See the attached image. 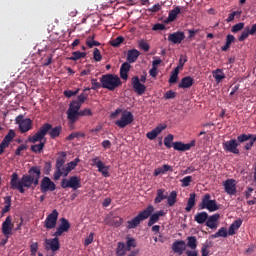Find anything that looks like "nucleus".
Here are the masks:
<instances>
[{
	"label": "nucleus",
	"mask_w": 256,
	"mask_h": 256,
	"mask_svg": "<svg viewBox=\"0 0 256 256\" xmlns=\"http://www.w3.org/2000/svg\"><path fill=\"white\" fill-rule=\"evenodd\" d=\"M39 179H41V170L36 167H32L29 170V174H24L21 179H19V174L14 172L10 179V189L19 191V193H25L26 189H35L39 185Z\"/></svg>",
	"instance_id": "f257e3e1"
},
{
	"label": "nucleus",
	"mask_w": 256,
	"mask_h": 256,
	"mask_svg": "<svg viewBox=\"0 0 256 256\" xmlns=\"http://www.w3.org/2000/svg\"><path fill=\"white\" fill-rule=\"evenodd\" d=\"M153 211H155V207H153V205H148L144 210L139 212L136 217L127 221V229H137V227L141 225V222L146 221V219H149L148 227H153L155 223L159 222L160 217H165L164 210L157 211L154 214Z\"/></svg>",
	"instance_id": "f03ea898"
},
{
	"label": "nucleus",
	"mask_w": 256,
	"mask_h": 256,
	"mask_svg": "<svg viewBox=\"0 0 256 256\" xmlns=\"http://www.w3.org/2000/svg\"><path fill=\"white\" fill-rule=\"evenodd\" d=\"M244 145L245 151H251L253 145L256 143V134H240L236 139H230L222 143V147L226 153H233L239 155V145Z\"/></svg>",
	"instance_id": "7ed1b4c3"
},
{
	"label": "nucleus",
	"mask_w": 256,
	"mask_h": 256,
	"mask_svg": "<svg viewBox=\"0 0 256 256\" xmlns=\"http://www.w3.org/2000/svg\"><path fill=\"white\" fill-rule=\"evenodd\" d=\"M61 131H63V127L56 126L53 128V125L49 123H44L33 136L28 137V141L30 143H37L39 141H43L45 139V135L49 133L51 139H57L61 135Z\"/></svg>",
	"instance_id": "20e7f679"
},
{
	"label": "nucleus",
	"mask_w": 256,
	"mask_h": 256,
	"mask_svg": "<svg viewBox=\"0 0 256 256\" xmlns=\"http://www.w3.org/2000/svg\"><path fill=\"white\" fill-rule=\"evenodd\" d=\"M75 167H77V161H71L67 164H65V161H57L56 169L53 174L54 181H59L61 177H67Z\"/></svg>",
	"instance_id": "39448f33"
},
{
	"label": "nucleus",
	"mask_w": 256,
	"mask_h": 256,
	"mask_svg": "<svg viewBox=\"0 0 256 256\" xmlns=\"http://www.w3.org/2000/svg\"><path fill=\"white\" fill-rule=\"evenodd\" d=\"M100 83H102V89L115 91L121 85V78L115 74H104L100 77Z\"/></svg>",
	"instance_id": "423d86ee"
},
{
	"label": "nucleus",
	"mask_w": 256,
	"mask_h": 256,
	"mask_svg": "<svg viewBox=\"0 0 256 256\" xmlns=\"http://www.w3.org/2000/svg\"><path fill=\"white\" fill-rule=\"evenodd\" d=\"M79 109H81V104L78 101H72L70 103L69 108L66 112L70 127H73V125H75V123L79 121V118L81 117Z\"/></svg>",
	"instance_id": "0eeeda50"
},
{
	"label": "nucleus",
	"mask_w": 256,
	"mask_h": 256,
	"mask_svg": "<svg viewBox=\"0 0 256 256\" xmlns=\"http://www.w3.org/2000/svg\"><path fill=\"white\" fill-rule=\"evenodd\" d=\"M199 210L207 209L210 213L219 211V205L216 200L211 199V194H205L201 203L198 205Z\"/></svg>",
	"instance_id": "6e6552de"
},
{
	"label": "nucleus",
	"mask_w": 256,
	"mask_h": 256,
	"mask_svg": "<svg viewBox=\"0 0 256 256\" xmlns=\"http://www.w3.org/2000/svg\"><path fill=\"white\" fill-rule=\"evenodd\" d=\"M146 81H147V74L141 75L140 79H139V76L132 77L131 84L135 93H137V95H143V93L147 91V86H145V84H142V83H145Z\"/></svg>",
	"instance_id": "1a4fd4ad"
},
{
	"label": "nucleus",
	"mask_w": 256,
	"mask_h": 256,
	"mask_svg": "<svg viewBox=\"0 0 256 256\" xmlns=\"http://www.w3.org/2000/svg\"><path fill=\"white\" fill-rule=\"evenodd\" d=\"M16 125L19 126V130L21 133H27L33 129V120L30 118H25L22 114L18 115L15 118Z\"/></svg>",
	"instance_id": "9d476101"
},
{
	"label": "nucleus",
	"mask_w": 256,
	"mask_h": 256,
	"mask_svg": "<svg viewBox=\"0 0 256 256\" xmlns=\"http://www.w3.org/2000/svg\"><path fill=\"white\" fill-rule=\"evenodd\" d=\"M62 189H73V191H77V189H81V178L77 176H71L69 179L64 178L60 183Z\"/></svg>",
	"instance_id": "9b49d317"
},
{
	"label": "nucleus",
	"mask_w": 256,
	"mask_h": 256,
	"mask_svg": "<svg viewBox=\"0 0 256 256\" xmlns=\"http://www.w3.org/2000/svg\"><path fill=\"white\" fill-rule=\"evenodd\" d=\"M134 120L135 117L133 116V113L131 111L124 110L120 119L115 122V125L120 129H125V127H127V125H131Z\"/></svg>",
	"instance_id": "f8f14e48"
},
{
	"label": "nucleus",
	"mask_w": 256,
	"mask_h": 256,
	"mask_svg": "<svg viewBox=\"0 0 256 256\" xmlns=\"http://www.w3.org/2000/svg\"><path fill=\"white\" fill-rule=\"evenodd\" d=\"M57 219H59V212L54 209L45 219L44 227L45 229H55L57 227Z\"/></svg>",
	"instance_id": "ddd939ff"
},
{
	"label": "nucleus",
	"mask_w": 256,
	"mask_h": 256,
	"mask_svg": "<svg viewBox=\"0 0 256 256\" xmlns=\"http://www.w3.org/2000/svg\"><path fill=\"white\" fill-rule=\"evenodd\" d=\"M56 189H57V186L55 185V182L51 181V178L44 177L41 180V184H40L41 193H47V191H55Z\"/></svg>",
	"instance_id": "4468645a"
},
{
	"label": "nucleus",
	"mask_w": 256,
	"mask_h": 256,
	"mask_svg": "<svg viewBox=\"0 0 256 256\" xmlns=\"http://www.w3.org/2000/svg\"><path fill=\"white\" fill-rule=\"evenodd\" d=\"M13 218L7 216L5 221L2 223V233L9 239V235H13Z\"/></svg>",
	"instance_id": "2eb2a0df"
},
{
	"label": "nucleus",
	"mask_w": 256,
	"mask_h": 256,
	"mask_svg": "<svg viewBox=\"0 0 256 256\" xmlns=\"http://www.w3.org/2000/svg\"><path fill=\"white\" fill-rule=\"evenodd\" d=\"M12 139H15V130H9L0 143V155L5 151V149H7V147H9V143H11Z\"/></svg>",
	"instance_id": "dca6fc26"
},
{
	"label": "nucleus",
	"mask_w": 256,
	"mask_h": 256,
	"mask_svg": "<svg viewBox=\"0 0 256 256\" xmlns=\"http://www.w3.org/2000/svg\"><path fill=\"white\" fill-rule=\"evenodd\" d=\"M185 39V32H174V33H170L168 35V41H170V43H173L174 45H179L183 42V40Z\"/></svg>",
	"instance_id": "f3484780"
},
{
	"label": "nucleus",
	"mask_w": 256,
	"mask_h": 256,
	"mask_svg": "<svg viewBox=\"0 0 256 256\" xmlns=\"http://www.w3.org/2000/svg\"><path fill=\"white\" fill-rule=\"evenodd\" d=\"M186 249L187 244L184 240H176L174 243H172V251L177 253V255H182L185 253Z\"/></svg>",
	"instance_id": "a211bd4d"
},
{
	"label": "nucleus",
	"mask_w": 256,
	"mask_h": 256,
	"mask_svg": "<svg viewBox=\"0 0 256 256\" xmlns=\"http://www.w3.org/2000/svg\"><path fill=\"white\" fill-rule=\"evenodd\" d=\"M196 142L195 140H191L190 143H183V142H174L173 143V149L175 151H189L191 147H195Z\"/></svg>",
	"instance_id": "6ab92c4d"
},
{
	"label": "nucleus",
	"mask_w": 256,
	"mask_h": 256,
	"mask_svg": "<svg viewBox=\"0 0 256 256\" xmlns=\"http://www.w3.org/2000/svg\"><path fill=\"white\" fill-rule=\"evenodd\" d=\"M46 249L50 251H59L61 249V244H59V238H51L45 240Z\"/></svg>",
	"instance_id": "aec40b11"
},
{
	"label": "nucleus",
	"mask_w": 256,
	"mask_h": 256,
	"mask_svg": "<svg viewBox=\"0 0 256 256\" xmlns=\"http://www.w3.org/2000/svg\"><path fill=\"white\" fill-rule=\"evenodd\" d=\"M224 188L228 195H235V193H237V187L235 184V180L233 179H227L224 182Z\"/></svg>",
	"instance_id": "412c9836"
},
{
	"label": "nucleus",
	"mask_w": 256,
	"mask_h": 256,
	"mask_svg": "<svg viewBox=\"0 0 256 256\" xmlns=\"http://www.w3.org/2000/svg\"><path fill=\"white\" fill-rule=\"evenodd\" d=\"M165 129H167V126L160 124L152 131L147 132L146 137L147 139H150V141H153V139H157V135H159L162 131H165Z\"/></svg>",
	"instance_id": "4be33fe9"
},
{
	"label": "nucleus",
	"mask_w": 256,
	"mask_h": 256,
	"mask_svg": "<svg viewBox=\"0 0 256 256\" xmlns=\"http://www.w3.org/2000/svg\"><path fill=\"white\" fill-rule=\"evenodd\" d=\"M219 219H221L220 214H213L212 216H208V219L206 220V227H209V229H217V222Z\"/></svg>",
	"instance_id": "5701e85b"
},
{
	"label": "nucleus",
	"mask_w": 256,
	"mask_h": 256,
	"mask_svg": "<svg viewBox=\"0 0 256 256\" xmlns=\"http://www.w3.org/2000/svg\"><path fill=\"white\" fill-rule=\"evenodd\" d=\"M193 83H195V79L191 76L183 77L178 84L179 89H190V87H193Z\"/></svg>",
	"instance_id": "b1692460"
},
{
	"label": "nucleus",
	"mask_w": 256,
	"mask_h": 256,
	"mask_svg": "<svg viewBox=\"0 0 256 256\" xmlns=\"http://www.w3.org/2000/svg\"><path fill=\"white\" fill-rule=\"evenodd\" d=\"M93 165L97 167L101 175H103L104 177H111V174L109 173V166L105 165L103 161H97Z\"/></svg>",
	"instance_id": "393cba45"
},
{
	"label": "nucleus",
	"mask_w": 256,
	"mask_h": 256,
	"mask_svg": "<svg viewBox=\"0 0 256 256\" xmlns=\"http://www.w3.org/2000/svg\"><path fill=\"white\" fill-rule=\"evenodd\" d=\"M129 71H131V63L124 62L120 67V77L124 81L129 79Z\"/></svg>",
	"instance_id": "a878e982"
},
{
	"label": "nucleus",
	"mask_w": 256,
	"mask_h": 256,
	"mask_svg": "<svg viewBox=\"0 0 256 256\" xmlns=\"http://www.w3.org/2000/svg\"><path fill=\"white\" fill-rule=\"evenodd\" d=\"M139 55H141V52L137 49L128 50L126 61L128 63H135L139 59Z\"/></svg>",
	"instance_id": "bb28decb"
},
{
	"label": "nucleus",
	"mask_w": 256,
	"mask_h": 256,
	"mask_svg": "<svg viewBox=\"0 0 256 256\" xmlns=\"http://www.w3.org/2000/svg\"><path fill=\"white\" fill-rule=\"evenodd\" d=\"M207 219H209V214L207 212H198L194 216V221L198 223L199 225H203V223H207Z\"/></svg>",
	"instance_id": "cd10ccee"
},
{
	"label": "nucleus",
	"mask_w": 256,
	"mask_h": 256,
	"mask_svg": "<svg viewBox=\"0 0 256 256\" xmlns=\"http://www.w3.org/2000/svg\"><path fill=\"white\" fill-rule=\"evenodd\" d=\"M241 225H243V220L239 219L234 221L228 229V235H235V231H237Z\"/></svg>",
	"instance_id": "c85d7f7f"
},
{
	"label": "nucleus",
	"mask_w": 256,
	"mask_h": 256,
	"mask_svg": "<svg viewBox=\"0 0 256 256\" xmlns=\"http://www.w3.org/2000/svg\"><path fill=\"white\" fill-rule=\"evenodd\" d=\"M197 197V194L191 193L189 195V199L187 201V206L185 207V211L189 213L191 209L195 207V198Z\"/></svg>",
	"instance_id": "c756f323"
},
{
	"label": "nucleus",
	"mask_w": 256,
	"mask_h": 256,
	"mask_svg": "<svg viewBox=\"0 0 256 256\" xmlns=\"http://www.w3.org/2000/svg\"><path fill=\"white\" fill-rule=\"evenodd\" d=\"M179 13H181V8L179 6H176L174 9H172L169 12L167 21L168 23H172V21H175V19H177V15H179Z\"/></svg>",
	"instance_id": "7c9ffc66"
},
{
	"label": "nucleus",
	"mask_w": 256,
	"mask_h": 256,
	"mask_svg": "<svg viewBox=\"0 0 256 256\" xmlns=\"http://www.w3.org/2000/svg\"><path fill=\"white\" fill-rule=\"evenodd\" d=\"M87 57L86 52L74 51L72 52V56L68 57L69 61H79V59H85Z\"/></svg>",
	"instance_id": "2f4dec72"
},
{
	"label": "nucleus",
	"mask_w": 256,
	"mask_h": 256,
	"mask_svg": "<svg viewBox=\"0 0 256 256\" xmlns=\"http://www.w3.org/2000/svg\"><path fill=\"white\" fill-rule=\"evenodd\" d=\"M167 171H172L171 166L164 164L162 167L156 168L154 170V177H159V175H165Z\"/></svg>",
	"instance_id": "473e14b6"
},
{
	"label": "nucleus",
	"mask_w": 256,
	"mask_h": 256,
	"mask_svg": "<svg viewBox=\"0 0 256 256\" xmlns=\"http://www.w3.org/2000/svg\"><path fill=\"white\" fill-rule=\"evenodd\" d=\"M231 43H235V36L228 34L226 36V43L221 47V51H228L229 47H231Z\"/></svg>",
	"instance_id": "72a5a7b5"
},
{
	"label": "nucleus",
	"mask_w": 256,
	"mask_h": 256,
	"mask_svg": "<svg viewBox=\"0 0 256 256\" xmlns=\"http://www.w3.org/2000/svg\"><path fill=\"white\" fill-rule=\"evenodd\" d=\"M127 251H129L127 250V245H125V243L123 242H118L116 255L125 256V253H127Z\"/></svg>",
	"instance_id": "f704fd0d"
},
{
	"label": "nucleus",
	"mask_w": 256,
	"mask_h": 256,
	"mask_svg": "<svg viewBox=\"0 0 256 256\" xmlns=\"http://www.w3.org/2000/svg\"><path fill=\"white\" fill-rule=\"evenodd\" d=\"M165 199H167V195H165V189H158L156 198L154 199V203L159 204Z\"/></svg>",
	"instance_id": "c9c22d12"
},
{
	"label": "nucleus",
	"mask_w": 256,
	"mask_h": 256,
	"mask_svg": "<svg viewBox=\"0 0 256 256\" xmlns=\"http://www.w3.org/2000/svg\"><path fill=\"white\" fill-rule=\"evenodd\" d=\"M229 235V232H227V228L222 227L220 228L215 234L211 235V239H217L219 237H227Z\"/></svg>",
	"instance_id": "e433bc0d"
},
{
	"label": "nucleus",
	"mask_w": 256,
	"mask_h": 256,
	"mask_svg": "<svg viewBox=\"0 0 256 256\" xmlns=\"http://www.w3.org/2000/svg\"><path fill=\"white\" fill-rule=\"evenodd\" d=\"M186 247H189L192 250L197 249V237H195V236H188L187 237Z\"/></svg>",
	"instance_id": "4c0bfd02"
},
{
	"label": "nucleus",
	"mask_w": 256,
	"mask_h": 256,
	"mask_svg": "<svg viewBox=\"0 0 256 256\" xmlns=\"http://www.w3.org/2000/svg\"><path fill=\"white\" fill-rule=\"evenodd\" d=\"M167 203L169 205V207H173V205H175V203H177V192L176 191H172L170 193L169 196H167Z\"/></svg>",
	"instance_id": "58836bf2"
},
{
	"label": "nucleus",
	"mask_w": 256,
	"mask_h": 256,
	"mask_svg": "<svg viewBox=\"0 0 256 256\" xmlns=\"http://www.w3.org/2000/svg\"><path fill=\"white\" fill-rule=\"evenodd\" d=\"M39 142V144L31 146V151H33V153H41V151H43V149L45 148V140H41Z\"/></svg>",
	"instance_id": "ea45409f"
},
{
	"label": "nucleus",
	"mask_w": 256,
	"mask_h": 256,
	"mask_svg": "<svg viewBox=\"0 0 256 256\" xmlns=\"http://www.w3.org/2000/svg\"><path fill=\"white\" fill-rule=\"evenodd\" d=\"M5 206L2 209V213H9L11 211V196L4 197Z\"/></svg>",
	"instance_id": "a19ab883"
},
{
	"label": "nucleus",
	"mask_w": 256,
	"mask_h": 256,
	"mask_svg": "<svg viewBox=\"0 0 256 256\" xmlns=\"http://www.w3.org/2000/svg\"><path fill=\"white\" fill-rule=\"evenodd\" d=\"M213 77H214L216 83H219L220 81H223V79H225V74L223 73V71L221 69H217L213 73Z\"/></svg>",
	"instance_id": "79ce46f5"
},
{
	"label": "nucleus",
	"mask_w": 256,
	"mask_h": 256,
	"mask_svg": "<svg viewBox=\"0 0 256 256\" xmlns=\"http://www.w3.org/2000/svg\"><path fill=\"white\" fill-rule=\"evenodd\" d=\"M59 227H61L64 231L67 232L69 231V229H71V224L69 223V220H67L66 218H61Z\"/></svg>",
	"instance_id": "37998d69"
},
{
	"label": "nucleus",
	"mask_w": 256,
	"mask_h": 256,
	"mask_svg": "<svg viewBox=\"0 0 256 256\" xmlns=\"http://www.w3.org/2000/svg\"><path fill=\"white\" fill-rule=\"evenodd\" d=\"M137 247V241L134 238L127 237L126 248L127 251H131V248Z\"/></svg>",
	"instance_id": "c03bdc74"
},
{
	"label": "nucleus",
	"mask_w": 256,
	"mask_h": 256,
	"mask_svg": "<svg viewBox=\"0 0 256 256\" xmlns=\"http://www.w3.org/2000/svg\"><path fill=\"white\" fill-rule=\"evenodd\" d=\"M93 59L96 61V63H99L103 59V55H101V50L98 48H94L93 50Z\"/></svg>",
	"instance_id": "a18cd8bd"
},
{
	"label": "nucleus",
	"mask_w": 256,
	"mask_h": 256,
	"mask_svg": "<svg viewBox=\"0 0 256 256\" xmlns=\"http://www.w3.org/2000/svg\"><path fill=\"white\" fill-rule=\"evenodd\" d=\"M79 137H85V135L81 132H72L67 136V141H73V139H79Z\"/></svg>",
	"instance_id": "49530a36"
},
{
	"label": "nucleus",
	"mask_w": 256,
	"mask_h": 256,
	"mask_svg": "<svg viewBox=\"0 0 256 256\" xmlns=\"http://www.w3.org/2000/svg\"><path fill=\"white\" fill-rule=\"evenodd\" d=\"M123 41H125V38H123V36H118L116 39H114L110 42V45L112 47H119V45H121V43H123Z\"/></svg>",
	"instance_id": "de8ad7c7"
},
{
	"label": "nucleus",
	"mask_w": 256,
	"mask_h": 256,
	"mask_svg": "<svg viewBox=\"0 0 256 256\" xmlns=\"http://www.w3.org/2000/svg\"><path fill=\"white\" fill-rule=\"evenodd\" d=\"M138 47L140 49H142V51H145V52H147V51H149V49H151V46H149V43H147L145 40H140L138 42Z\"/></svg>",
	"instance_id": "09e8293b"
},
{
	"label": "nucleus",
	"mask_w": 256,
	"mask_h": 256,
	"mask_svg": "<svg viewBox=\"0 0 256 256\" xmlns=\"http://www.w3.org/2000/svg\"><path fill=\"white\" fill-rule=\"evenodd\" d=\"M91 85H92L91 89L93 91H97V89H101V87H103V83L97 82L96 78L91 79Z\"/></svg>",
	"instance_id": "8fccbe9b"
},
{
	"label": "nucleus",
	"mask_w": 256,
	"mask_h": 256,
	"mask_svg": "<svg viewBox=\"0 0 256 256\" xmlns=\"http://www.w3.org/2000/svg\"><path fill=\"white\" fill-rule=\"evenodd\" d=\"M174 136L169 134L167 137L164 138V145L167 149H171V143H173Z\"/></svg>",
	"instance_id": "3c124183"
},
{
	"label": "nucleus",
	"mask_w": 256,
	"mask_h": 256,
	"mask_svg": "<svg viewBox=\"0 0 256 256\" xmlns=\"http://www.w3.org/2000/svg\"><path fill=\"white\" fill-rule=\"evenodd\" d=\"M182 183V187H189L191 185V182L193 181L192 176H186L183 179L180 180Z\"/></svg>",
	"instance_id": "603ef678"
},
{
	"label": "nucleus",
	"mask_w": 256,
	"mask_h": 256,
	"mask_svg": "<svg viewBox=\"0 0 256 256\" xmlns=\"http://www.w3.org/2000/svg\"><path fill=\"white\" fill-rule=\"evenodd\" d=\"M37 251H39V243L37 242H33L30 245V253L32 256H36L37 255Z\"/></svg>",
	"instance_id": "864d4df0"
},
{
	"label": "nucleus",
	"mask_w": 256,
	"mask_h": 256,
	"mask_svg": "<svg viewBox=\"0 0 256 256\" xmlns=\"http://www.w3.org/2000/svg\"><path fill=\"white\" fill-rule=\"evenodd\" d=\"M249 35H251V34L249 32V27H247L242 31L241 35L238 38V41H245V39H247V37H249Z\"/></svg>",
	"instance_id": "5fc2aeb1"
},
{
	"label": "nucleus",
	"mask_w": 256,
	"mask_h": 256,
	"mask_svg": "<svg viewBox=\"0 0 256 256\" xmlns=\"http://www.w3.org/2000/svg\"><path fill=\"white\" fill-rule=\"evenodd\" d=\"M243 27H245V23H243V22L235 24L232 27V33H239V31H241L243 29Z\"/></svg>",
	"instance_id": "6e6d98bb"
},
{
	"label": "nucleus",
	"mask_w": 256,
	"mask_h": 256,
	"mask_svg": "<svg viewBox=\"0 0 256 256\" xmlns=\"http://www.w3.org/2000/svg\"><path fill=\"white\" fill-rule=\"evenodd\" d=\"M86 45L89 49H93V47H99L101 43L95 40H86Z\"/></svg>",
	"instance_id": "4d7b16f0"
},
{
	"label": "nucleus",
	"mask_w": 256,
	"mask_h": 256,
	"mask_svg": "<svg viewBox=\"0 0 256 256\" xmlns=\"http://www.w3.org/2000/svg\"><path fill=\"white\" fill-rule=\"evenodd\" d=\"M87 97H89L88 94L81 93L80 95H78V100H74V101H77L81 107V105H83V103H85V101H87Z\"/></svg>",
	"instance_id": "13d9d810"
},
{
	"label": "nucleus",
	"mask_w": 256,
	"mask_h": 256,
	"mask_svg": "<svg viewBox=\"0 0 256 256\" xmlns=\"http://www.w3.org/2000/svg\"><path fill=\"white\" fill-rule=\"evenodd\" d=\"M80 117H91L93 115V112H91V109L86 108L84 110H80Z\"/></svg>",
	"instance_id": "bf43d9fd"
},
{
	"label": "nucleus",
	"mask_w": 256,
	"mask_h": 256,
	"mask_svg": "<svg viewBox=\"0 0 256 256\" xmlns=\"http://www.w3.org/2000/svg\"><path fill=\"white\" fill-rule=\"evenodd\" d=\"M175 97H177V92L173 91V90H169L165 93L164 98L165 99H175Z\"/></svg>",
	"instance_id": "052dcab7"
},
{
	"label": "nucleus",
	"mask_w": 256,
	"mask_h": 256,
	"mask_svg": "<svg viewBox=\"0 0 256 256\" xmlns=\"http://www.w3.org/2000/svg\"><path fill=\"white\" fill-rule=\"evenodd\" d=\"M152 31H165V24L156 23L152 27Z\"/></svg>",
	"instance_id": "680f3d73"
},
{
	"label": "nucleus",
	"mask_w": 256,
	"mask_h": 256,
	"mask_svg": "<svg viewBox=\"0 0 256 256\" xmlns=\"http://www.w3.org/2000/svg\"><path fill=\"white\" fill-rule=\"evenodd\" d=\"M77 93H79V89L75 90V91H72V90H66L64 91V95L65 97H75V95H77Z\"/></svg>",
	"instance_id": "e2e57ef3"
},
{
	"label": "nucleus",
	"mask_w": 256,
	"mask_h": 256,
	"mask_svg": "<svg viewBox=\"0 0 256 256\" xmlns=\"http://www.w3.org/2000/svg\"><path fill=\"white\" fill-rule=\"evenodd\" d=\"M25 150H27V144H22L16 149L15 155H21V153H23Z\"/></svg>",
	"instance_id": "0e129e2a"
},
{
	"label": "nucleus",
	"mask_w": 256,
	"mask_h": 256,
	"mask_svg": "<svg viewBox=\"0 0 256 256\" xmlns=\"http://www.w3.org/2000/svg\"><path fill=\"white\" fill-rule=\"evenodd\" d=\"M209 244H204L201 248V254L202 256H208L209 255Z\"/></svg>",
	"instance_id": "69168bd1"
},
{
	"label": "nucleus",
	"mask_w": 256,
	"mask_h": 256,
	"mask_svg": "<svg viewBox=\"0 0 256 256\" xmlns=\"http://www.w3.org/2000/svg\"><path fill=\"white\" fill-rule=\"evenodd\" d=\"M67 159V152H59L57 161H65Z\"/></svg>",
	"instance_id": "338daca9"
},
{
	"label": "nucleus",
	"mask_w": 256,
	"mask_h": 256,
	"mask_svg": "<svg viewBox=\"0 0 256 256\" xmlns=\"http://www.w3.org/2000/svg\"><path fill=\"white\" fill-rule=\"evenodd\" d=\"M185 255L186 256H199V252L197 250H186Z\"/></svg>",
	"instance_id": "774afa93"
}]
</instances>
